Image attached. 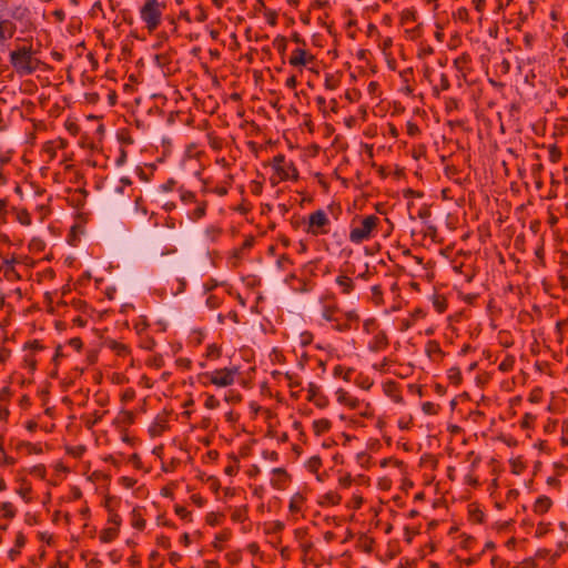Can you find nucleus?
<instances>
[{
	"instance_id": "f257e3e1",
	"label": "nucleus",
	"mask_w": 568,
	"mask_h": 568,
	"mask_svg": "<svg viewBox=\"0 0 568 568\" xmlns=\"http://www.w3.org/2000/svg\"><path fill=\"white\" fill-rule=\"evenodd\" d=\"M24 44L17 45L9 54V61L13 70L20 75H31L45 64L36 57L32 38L24 39Z\"/></svg>"
},
{
	"instance_id": "f03ea898",
	"label": "nucleus",
	"mask_w": 568,
	"mask_h": 568,
	"mask_svg": "<svg viewBox=\"0 0 568 568\" xmlns=\"http://www.w3.org/2000/svg\"><path fill=\"white\" fill-rule=\"evenodd\" d=\"M322 303V317L333 323V328L337 332H347L353 328L354 323L359 322V315L355 310H351L344 313V321H341L337 316L341 313L334 296L321 297Z\"/></svg>"
},
{
	"instance_id": "7ed1b4c3",
	"label": "nucleus",
	"mask_w": 568,
	"mask_h": 568,
	"mask_svg": "<svg viewBox=\"0 0 568 568\" xmlns=\"http://www.w3.org/2000/svg\"><path fill=\"white\" fill-rule=\"evenodd\" d=\"M381 223V219L375 214L355 215L349 225V242L356 245L368 242L377 235Z\"/></svg>"
},
{
	"instance_id": "20e7f679",
	"label": "nucleus",
	"mask_w": 568,
	"mask_h": 568,
	"mask_svg": "<svg viewBox=\"0 0 568 568\" xmlns=\"http://www.w3.org/2000/svg\"><path fill=\"white\" fill-rule=\"evenodd\" d=\"M237 373L239 369L236 367H224L215 369L214 372L211 373L206 372L199 374L197 381L203 386L212 384L217 387H227L234 384L235 376L237 375Z\"/></svg>"
},
{
	"instance_id": "39448f33",
	"label": "nucleus",
	"mask_w": 568,
	"mask_h": 568,
	"mask_svg": "<svg viewBox=\"0 0 568 568\" xmlns=\"http://www.w3.org/2000/svg\"><path fill=\"white\" fill-rule=\"evenodd\" d=\"M165 9L164 2L158 0H145L140 9V18L145 23L148 31L151 33L159 28L162 20V13Z\"/></svg>"
},
{
	"instance_id": "423d86ee",
	"label": "nucleus",
	"mask_w": 568,
	"mask_h": 568,
	"mask_svg": "<svg viewBox=\"0 0 568 568\" xmlns=\"http://www.w3.org/2000/svg\"><path fill=\"white\" fill-rule=\"evenodd\" d=\"M180 200L184 205L195 204V209L187 213L189 220L197 222L206 215L207 201L199 200L193 191L180 186L178 189Z\"/></svg>"
},
{
	"instance_id": "0eeeda50",
	"label": "nucleus",
	"mask_w": 568,
	"mask_h": 568,
	"mask_svg": "<svg viewBox=\"0 0 568 568\" xmlns=\"http://www.w3.org/2000/svg\"><path fill=\"white\" fill-rule=\"evenodd\" d=\"M329 220L323 210H317L308 215V223L306 232L314 236L325 235L328 233L327 226Z\"/></svg>"
},
{
	"instance_id": "6e6552de",
	"label": "nucleus",
	"mask_w": 568,
	"mask_h": 568,
	"mask_svg": "<svg viewBox=\"0 0 568 568\" xmlns=\"http://www.w3.org/2000/svg\"><path fill=\"white\" fill-rule=\"evenodd\" d=\"M389 346V338L385 331L381 329L374 333V336L368 342V349L373 353H378L387 349Z\"/></svg>"
},
{
	"instance_id": "1a4fd4ad",
	"label": "nucleus",
	"mask_w": 568,
	"mask_h": 568,
	"mask_svg": "<svg viewBox=\"0 0 568 568\" xmlns=\"http://www.w3.org/2000/svg\"><path fill=\"white\" fill-rule=\"evenodd\" d=\"M314 60L315 57L313 54L308 53L303 48H297L292 52L288 62L292 67H305Z\"/></svg>"
},
{
	"instance_id": "9d476101",
	"label": "nucleus",
	"mask_w": 568,
	"mask_h": 568,
	"mask_svg": "<svg viewBox=\"0 0 568 568\" xmlns=\"http://www.w3.org/2000/svg\"><path fill=\"white\" fill-rule=\"evenodd\" d=\"M425 353L433 362L437 363L442 362L446 356V353L442 349L440 344L435 339H430L426 343Z\"/></svg>"
},
{
	"instance_id": "9b49d317",
	"label": "nucleus",
	"mask_w": 568,
	"mask_h": 568,
	"mask_svg": "<svg viewBox=\"0 0 568 568\" xmlns=\"http://www.w3.org/2000/svg\"><path fill=\"white\" fill-rule=\"evenodd\" d=\"M16 24L0 17V44L4 43L8 39H11L16 32Z\"/></svg>"
},
{
	"instance_id": "f8f14e48",
	"label": "nucleus",
	"mask_w": 568,
	"mask_h": 568,
	"mask_svg": "<svg viewBox=\"0 0 568 568\" xmlns=\"http://www.w3.org/2000/svg\"><path fill=\"white\" fill-rule=\"evenodd\" d=\"M384 393L390 397L396 403L403 402V396L400 395L399 385L395 381H387L383 384Z\"/></svg>"
},
{
	"instance_id": "ddd939ff",
	"label": "nucleus",
	"mask_w": 568,
	"mask_h": 568,
	"mask_svg": "<svg viewBox=\"0 0 568 568\" xmlns=\"http://www.w3.org/2000/svg\"><path fill=\"white\" fill-rule=\"evenodd\" d=\"M336 395H337V402L339 404L348 406L352 409H355L359 406V399L356 397H353L348 392L344 390L343 388H339L336 392Z\"/></svg>"
},
{
	"instance_id": "4468645a",
	"label": "nucleus",
	"mask_w": 568,
	"mask_h": 568,
	"mask_svg": "<svg viewBox=\"0 0 568 568\" xmlns=\"http://www.w3.org/2000/svg\"><path fill=\"white\" fill-rule=\"evenodd\" d=\"M551 506L552 500L548 496L541 495L536 499L532 506V510L537 515H544L550 509Z\"/></svg>"
},
{
	"instance_id": "2eb2a0df",
	"label": "nucleus",
	"mask_w": 568,
	"mask_h": 568,
	"mask_svg": "<svg viewBox=\"0 0 568 568\" xmlns=\"http://www.w3.org/2000/svg\"><path fill=\"white\" fill-rule=\"evenodd\" d=\"M335 282L339 286L341 293L344 295L351 294L355 288L354 280L347 275H338Z\"/></svg>"
},
{
	"instance_id": "dca6fc26",
	"label": "nucleus",
	"mask_w": 568,
	"mask_h": 568,
	"mask_svg": "<svg viewBox=\"0 0 568 568\" xmlns=\"http://www.w3.org/2000/svg\"><path fill=\"white\" fill-rule=\"evenodd\" d=\"M282 181L298 179V171L292 161L287 162L277 174Z\"/></svg>"
},
{
	"instance_id": "f3484780",
	"label": "nucleus",
	"mask_w": 568,
	"mask_h": 568,
	"mask_svg": "<svg viewBox=\"0 0 568 568\" xmlns=\"http://www.w3.org/2000/svg\"><path fill=\"white\" fill-rule=\"evenodd\" d=\"M254 243V236H246L241 246L233 250L232 256L237 260L242 258L243 255L253 247Z\"/></svg>"
},
{
	"instance_id": "a211bd4d",
	"label": "nucleus",
	"mask_w": 568,
	"mask_h": 568,
	"mask_svg": "<svg viewBox=\"0 0 568 568\" xmlns=\"http://www.w3.org/2000/svg\"><path fill=\"white\" fill-rule=\"evenodd\" d=\"M14 448L19 452L26 450L27 455H32V454L39 455L42 453V447L40 444H32L30 442H23V440H18L16 443Z\"/></svg>"
},
{
	"instance_id": "6ab92c4d",
	"label": "nucleus",
	"mask_w": 568,
	"mask_h": 568,
	"mask_svg": "<svg viewBox=\"0 0 568 568\" xmlns=\"http://www.w3.org/2000/svg\"><path fill=\"white\" fill-rule=\"evenodd\" d=\"M313 430L316 436H321L331 429V422L326 418L316 419L313 422Z\"/></svg>"
},
{
	"instance_id": "aec40b11",
	"label": "nucleus",
	"mask_w": 568,
	"mask_h": 568,
	"mask_svg": "<svg viewBox=\"0 0 568 568\" xmlns=\"http://www.w3.org/2000/svg\"><path fill=\"white\" fill-rule=\"evenodd\" d=\"M119 535V528L118 527H109L102 529L100 532V540L101 542H111L113 541Z\"/></svg>"
},
{
	"instance_id": "412c9836",
	"label": "nucleus",
	"mask_w": 568,
	"mask_h": 568,
	"mask_svg": "<svg viewBox=\"0 0 568 568\" xmlns=\"http://www.w3.org/2000/svg\"><path fill=\"white\" fill-rule=\"evenodd\" d=\"M232 536V531L229 528L223 529L219 534L215 535V539L213 541V547L217 550H222V542L227 541Z\"/></svg>"
},
{
	"instance_id": "4be33fe9",
	"label": "nucleus",
	"mask_w": 568,
	"mask_h": 568,
	"mask_svg": "<svg viewBox=\"0 0 568 568\" xmlns=\"http://www.w3.org/2000/svg\"><path fill=\"white\" fill-rule=\"evenodd\" d=\"M207 143L214 151H220L223 145L224 141L222 138L217 136L214 132H209L206 134Z\"/></svg>"
},
{
	"instance_id": "5701e85b",
	"label": "nucleus",
	"mask_w": 568,
	"mask_h": 568,
	"mask_svg": "<svg viewBox=\"0 0 568 568\" xmlns=\"http://www.w3.org/2000/svg\"><path fill=\"white\" fill-rule=\"evenodd\" d=\"M353 372L354 368L352 367L344 368L342 365H336L333 369V375L334 377H342L345 382H349Z\"/></svg>"
},
{
	"instance_id": "b1692460",
	"label": "nucleus",
	"mask_w": 568,
	"mask_h": 568,
	"mask_svg": "<svg viewBox=\"0 0 568 568\" xmlns=\"http://www.w3.org/2000/svg\"><path fill=\"white\" fill-rule=\"evenodd\" d=\"M447 378L452 384H454L455 386H458L463 381L462 372H460L459 367H456V366L450 367L447 371Z\"/></svg>"
},
{
	"instance_id": "393cba45",
	"label": "nucleus",
	"mask_w": 568,
	"mask_h": 568,
	"mask_svg": "<svg viewBox=\"0 0 568 568\" xmlns=\"http://www.w3.org/2000/svg\"><path fill=\"white\" fill-rule=\"evenodd\" d=\"M272 473L278 477L277 479H272L271 484L273 487L280 488L281 481H285L288 478L287 471L282 467L274 468Z\"/></svg>"
},
{
	"instance_id": "a878e982",
	"label": "nucleus",
	"mask_w": 568,
	"mask_h": 568,
	"mask_svg": "<svg viewBox=\"0 0 568 568\" xmlns=\"http://www.w3.org/2000/svg\"><path fill=\"white\" fill-rule=\"evenodd\" d=\"M304 503V497L300 493L295 494L288 505V509L291 513H298L302 508V504Z\"/></svg>"
},
{
	"instance_id": "bb28decb",
	"label": "nucleus",
	"mask_w": 568,
	"mask_h": 568,
	"mask_svg": "<svg viewBox=\"0 0 568 568\" xmlns=\"http://www.w3.org/2000/svg\"><path fill=\"white\" fill-rule=\"evenodd\" d=\"M233 521L244 523L247 519V506L237 507L231 515Z\"/></svg>"
},
{
	"instance_id": "cd10ccee",
	"label": "nucleus",
	"mask_w": 568,
	"mask_h": 568,
	"mask_svg": "<svg viewBox=\"0 0 568 568\" xmlns=\"http://www.w3.org/2000/svg\"><path fill=\"white\" fill-rule=\"evenodd\" d=\"M132 526L135 528V529H139V530H143L144 527H145V520L144 518L142 517L141 513L139 509L134 508L132 510Z\"/></svg>"
},
{
	"instance_id": "c85d7f7f",
	"label": "nucleus",
	"mask_w": 568,
	"mask_h": 568,
	"mask_svg": "<svg viewBox=\"0 0 568 568\" xmlns=\"http://www.w3.org/2000/svg\"><path fill=\"white\" fill-rule=\"evenodd\" d=\"M2 516L7 519H12L16 517L17 509L10 501H4L1 504Z\"/></svg>"
},
{
	"instance_id": "c756f323",
	"label": "nucleus",
	"mask_w": 568,
	"mask_h": 568,
	"mask_svg": "<svg viewBox=\"0 0 568 568\" xmlns=\"http://www.w3.org/2000/svg\"><path fill=\"white\" fill-rule=\"evenodd\" d=\"M204 233L210 241L215 242L221 236L222 229L216 225H209Z\"/></svg>"
},
{
	"instance_id": "7c9ffc66",
	"label": "nucleus",
	"mask_w": 568,
	"mask_h": 568,
	"mask_svg": "<svg viewBox=\"0 0 568 568\" xmlns=\"http://www.w3.org/2000/svg\"><path fill=\"white\" fill-rule=\"evenodd\" d=\"M322 467V459L320 456L315 455V456H312L307 463H306V468L313 473V474H317V471L320 470V468Z\"/></svg>"
},
{
	"instance_id": "2f4dec72",
	"label": "nucleus",
	"mask_w": 568,
	"mask_h": 568,
	"mask_svg": "<svg viewBox=\"0 0 568 568\" xmlns=\"http://www.w3.org/2000/svg\"><path fill=\"white\" fill-rule=\"evenodd\" d=\"M363 329L365 333L367 334H374L376 333L378 329V323L376 321V318L374 317H371V318H366L364 322H363Z\"/></svg>"
},
{
	"instance_id": "473e14b6",
	"label": "nucleus",
	"mask_w": 568,
	"mask_h": 568,
	"mask_svg": "<svg viewBox=\"0 0 568 568\" xmlns=\"http://www.w3.org/2000/svg\"><path fill=\"white\" fill-rule=\"evenodd\" d=\"M273 47L277 50L280 54H284L287 48V41L284 36H277L273 40Z\"/></svg>"
},
{
	"instance_id": "72a5a7b5",
	"label": "nucleus",
	"mask_w": 568,
	"mask_h": 568,
	"mask_svg": "<svg viewBox=\"0 0 568 568\" xmlns=\"http://www.w3.org/2000/svg\"><path fill=\"white\" fill-rule=\"evenodd\" d=\"M371 291H372V301L374 302V304L377 306L383 304L384 300H383L382 286L374 285V286H372Z\"/></svg>"
},
{
	"instance_id": "f704fd0d",
	"label": "nucleus",
	"mask_w": 568,
	"mask_h": 568,
	"mask_svg": "<svg viewBox=\"0 0 568 568\" xmlns=\"http://www.w3.org/2000/svg\"><path fill=\"white\" fill-rule=\"evenodd\" d=\"M434 308L437 313L442 314L447 310L446 298L439 295H436L433 300Z\"/></svg>"
},
{
	"instance_id": "c9c22d12",
	"label": "nucleus",
	"mask_w": 568,
	"mask_h": 568,
	"mask_svg": "<svg viewBox=\"0 0 568 568\" xmlns=\"http://www.w3.org/2000/svg\"><path fill=\"white\" fill-rule=\"evenodd\" d=\"M439 408H440L439 405L435 404L433 402H424L422 405V410L426 415H437L439 412Z\"/></svg>"
},
{
	"instance_id": "e433bc0d",
	"label": "nucleus",
	"mask_w": 568,
	"mask_h": 568,
	"mask_svg": "<svg viewBox=\"0 0 568 568\" xmlns=\"http://www.w3.org/2000/svg\"><path fill=\"white\" fill-rule=\"evenodd\" d=\"M549 160L552 163H557L561 159V151L556 144H551L548 149Z\"/></svg>"
},
{
	"instance_id": "4c0bfd02",
	"label": "nucleus",
	"mask_w": 568,
	"mask_h": 568,
	"mask_svg": "<svg viewBox=\"0 0 568 568\" xmlns=\"http://www.w3.org/2000/svg\"><path fill=\"white\" fill-rule=\"evenodd\" d=\"M455 20L462 21V22H468L469 21V12L467 8L460 7L454 12L453 14Z\"/></svg>"
},
{
	"instance_id": "58836bf2",
	"label": "nucleus",
	"mask_w": 568,
	"mask_h": 568,
	"mask_svg": "<svg viewBox=\"0 0 568 568\" xmlns=\"http://www.w3.org/2000/svg\"><path fill=\"white\" fill-rule=\"evenodd\" d=\"M229 182L225 185H217L211 190L212 193H215L219 196H225L229 193V186L233 180L232 175L227 176Z\"/></svg>"
},
{
	"instance_id": "ea45409f",
	"label": "nucleus",
	"mask_w": 568,
	"mask_h": 568,
	"mask_svg": "<svg viewBox=\"0 0 568 568\" xmlns=\"http://www.w3.org/2000/svg\"><path fill=\"white\" fill-rule=\"evenodd\" d=\"M355 382L362 389L365 390L371 389V387L374 385V382L369 377L363 375H359Z\"/></svg>"
},
{
	"instance_id": "a19ab883",
	"label": "nucleus",
	"mask_w": 568,
	"mask_h": 568,
	"mask_svg": "<svg viewBox=\"0 0 568 568\" xmlns=\"http://www.w3.org/2000/svg\"><path fill=\"white\" fill-rule=\"evenodd\" d=\"M286 160H285V156L283 154H277L274 156L273 159V169L275 171L276 174L280 173V171L284 168V165L286 164Z\"/></svg>"
},
{
	"instance_id": "79ce46f5",
	"label": "nucleus",
	"mask_w": 568,
	"mask_h": 568,
	"mask_svg": "<svg viewBox=\"0 0 568 568\" xmlns=\"http://www.w3.org/2000/svg\"><path fill=\"white\" fill-rule=\"evenodd\" d=\"M174 511L181 519L189 521L192 520L191 513L184 506L175 505Z\"/></svg>"
},
{
	"instance_id": "37998d69",
	"label": "nucleus",
	"mask_w": 568,
	"mask_h": 568,
	"mask_svg": "<svg viewBox=\"0 0 568 568\" xmlns=\"http://www.w3.org/2000/svg\"><path fill=\"white\" fill-rule=\"evenodd\" d=\"M222 517H223V515L212 511L206 515L205 521L207 525L214 527V526H217L221 524Z\"/></svg>"
},
{
	"instance_id": "c03bdc74",
	"label": "nucleus",
	"mask_w": 568,
	"mask_h": 568,
	"mask_svg": "<svg viewBox=\"0 0 568 568\" xmlns=\"http://www.w3.org/2000/svg\"><path fill=\"white\" fill-rule=\"evenodd\" d=\"M29 474L30 475H33V476H37L41 479H44L45 478V475H47V469H45V466L42 465V464H39V465H36L33 466L30 470H29Z\"/></svg>"
},
{
	"instance_id": "a18cd8bd",
	"label": "nucleus",
	"mask_w": 568,
	"mask_h": 568,
	"mask_svg": "<svg viewBox=\"0 0 568 568\" xmlns=\"http://www.w3.org/2000/svg\"><path fill=\"white\" fill-rule=\"evenodd\" d=\"M8 203L7 199H0V225L7 223Z\"/></svg>"
},
{
	"instance_id": "49530a36",
	"label": "nucleus",
	"mask_w": 568,
	"mask_h": 568,
	"mask_svg": "<svg viewBox=\"0 0 568 568\" xmlns=\"http://www.w3.org/2000/svg\"><path fill=\"white\" fill-rule=\"evenodd\" d=\"M205 402H204V406L207 408V409H215L220 406V400L212 394H206L205 395Z\"/></svg>"
},
{
	"instance_id": "de8ad7c7",
	"label": "nucleus",
	"mask_w": 568,
	"mask_h": 568,
	"mask_svg": "<svg viewBox=\"0 0 568 568\" xmlns=\"http://www.w3.org/2000/svg\"><path fill=\"white\" fill-rule=\"evenodd\" d=\"M318 394H321L320 387L315 383H308L306 399L312 402V399L315 398Z\"/></svg>"
},
{
	"instance_id": "09e8293b",
	"label": "nucleus",
	"mask_w": 568,
	"mask_h": 568,
	"mask_svg": "<svg viewBox=\"0 0 568 568\" xmlns=\"http://www.w3.org/2000/svg\"><path fill=\"white\" fill-rule=\"evenodd\" d=\"M166 427V420L165 419H162L161 422H156L154 423L151 428H150V433L154 436V435H160Z\"/></svg>"
},
{
	"instance_id": "8fccbe9b",
	"label": "nucleus",
	"mask_w": 568,
	"mask_h": 568,
	"mask_svg": "<svg viewBox=\"0 0 568 568\" xmlns=\"http://www.w3.org/2000/svg\"><path fill=\"white\" fill-rule=\"evenodd\" d=\"M17 219L22 225L31 224V215L27 210H21L17 213Z\"/></svg>"
},
{
	"instance_id": "3c124183",
	"label": "nucleus",
	"mask_w": 568,
	"mask_h": 568,
	"mask_svg": "<svg viewBox=\"0 0 568 568\" xmlns=\"http://www.w3.org/2000/svg\"><path fill=\"white\" fill-rule=\"evenodd\" d=\"M205 355L207 358H219L221 356V349L215 344H211L207 346Z\"/></svg>"
},
{
	"instance_id": "603ef678",
	"label": "nucleus",
	"mask_w": 568,
	"mask_h": 568,
	"mask_svg": "<svg viewBox=\"0 0 568 568\" xmlns=\"http://www.w3.org/2000/svg\"><path fill=\"white\" fill-rule=\"evenodd\" d=\"M312 403L318 408H324L328 405V399L324 394L321 393L312 399Z\"/></svg>"
},
{
	"instance_id": "864d4df0",
	"label": "nucleus",
	"mask_w": 568,
	"mask_h": 568,
	"mask_svg": "<svg viewBox=\"0 0 568 568\" xmlns=\"http://www.w3.org/2000/svg\"><path fill=\"white\" fill-rule=\"evenodd\" d=\"M542 398V389L540 387H535L531 389L529 394V402L539 403Z\"/></svg>"
},
{
	"instance_id": "5fc2aeb1",
	"label": "nucleus",
	"mask_w": 568,
	"mask_h": 568,
	"mask_svg": "<svg viewBox=\"0 0 568 568\" xmlns=\"http://www.w3.org/2000/svg\"><path fill=\"white\" fill-rule=\"evenodd\" d=\"M264 17L270 26H272V27L276 26V23H277V12L276 11L266 10L264 12Z\"/></svg>"
},
{
	"instance_id": "6e6d98bb",
	"label": "nucleus",
	"mask_w": 568,
	"mask_h": 568,
	"mask_svg": "<svg viewBox=\"0 0 568 568\" xmlns=\"http://www.w3.org/2000/svg\"><path fill=\"white\" fill-rule=\"evenodd\" d=\"M324 498L332 505H338L342 500V497L335 491L325 494Z\"/></svg>"
},
{
	"instance_id": "4d7b16f0",
	"label": "nucleus",
	"mask_w": 568,
	"mask_h": 568,
	"mask_svg": "<svg viewBox=\"0 0 568 568\" xmlns=\"http://www.w3.org/2000/svg\"><path fill=\"white\" fill-rule=\"evenodd\" d=\"M134 206H135V210L140 211L143 215L148 214V210H146V206L144 204V200H143V197L141 195L135 197Z\"/></svg>"
},
{
	"instance_id": "13d9d810",
	"label": "nucleus",
	"mask_w": 568,
	"mask_h": 568,
	"mask_svg": "<svg viewBox=\"0 0 568 568\" xmlns=\"http://www.w3.org/2000/svg\"><path fill=\"white\" fill-rule=\"evenodd\" d=\"M536 417L530 414V413H526L523 417V420H521V427L523 428H530L531 425L534 424Z\"/></svg>"
},
{
	"instance_id": "bf43d9fd",
	"label": "nucleus",
	"mask_w": 568,
	"mask_h": 568,
	"mask_svg": "<svg viewBox=\"0 0 568 568\" xmlns=\"http://www.w3.org/2000/svg\"><path fill=\"white\" fill-rule=\"evenodd\" d=\"M277 266L282 270H286L287 265H292V260L288 257V255L283 254L277 258Z\"/></svg>"
},
{
	"instance_id": "052dcab7",
	"label": "nucleus",
	"mask_w": 568,
	"mask_h": 568,
	"mask_svg": "<svg viewBox=\"0 0 568 568\" xmlns=\"http://www.w3.org/2000/svg\"><path fill=\"white\" fill-rule=\"evenodd\" d=\"M178 182L174 179H169L165 183L160 186L162 192H171L175 189Z\"/></svg>"
},
{
	"instance_id": "680f3d73",
	"label": "nucleus",
	"mask_w": 568,
	"mask_h": 568,
	"mask_svg": "<svg viewBox=\"0 0 568 568\" xmlns=\"http://www.w3.org/2000/svg\"><path fill=\"white\" fill-rule=\"evenodd\" d=\"M23 364L26 367H28L31 372H33L37 367V361L32 355H26L23 358Z\"/></svg>"
},
{
	"instance_id": "e2e57ef3",
	"label": "nucleus",
	"mask_w": 568,
	"mask_h": 568,
	"mask_svg": "<svg viewBox=\"0 0 568 568\" xmlns=\"http://www.w3.org/2000/svg\"><path fill=\"white\" fill-rule=\"evenodd\" d=\"M175 364H176V366H179L181 368L190 369L191 366H192V361L190 358H186V357H179L175 361Z\"/></svg>"
},
{
	"instance_id": "0e129e2a",
	"label": "nucleus",
	"mask_w": 568,
	"mask_h": 568,
	"mask_svg": "<svg viewBox=\"0 0 568 568\" xmlns=\"http://www.w3.org/2000/svg\"><path fill=\"white\" fill-rule=\"evenodd\" d=\"M12 396L11 388L9 386H4L0 390V402H9Z\"/></svg>"
},
{
	"instance_id": "69168bd1",
	"label": "nucleus",
	"mask_w": 568,
	"mask_h": 568,
	"mask_svg": "<svg viewBox=\"0 0 568 568\" xmlns=\"http://www.w3.org/2000/svg\"><path fill=\"white\" fill-rule=\"evenodd\" d=\"M31 487H21L17 490V493L24 499L26 503H29L31 500L30 494H31Z\"/></svg>"
},
{
	"instance_id": "338daca9",
	"label": "nucleus",
	"mask_w": 568,
	"mask_h": 568,
	"mask_svg": "<svg viewBox=\"0 0 568 568\" xmlns=\"http://www.w3.org/2000/svg\"><path fill=\"white\" fill-rule=\"evenodd\" d=\"M262 456L264 459H268V460H272V462H277L278 458H280V455L275 450H263L262 452Z\"/></svg>"
},
{
	"instance_id": "774afa93",
	"label": "nucleus",
	"mask_w": 568,
	"mask_h": 568,
	"mask_svg": "<svg viewBox=\"0 0 568 568\" xmlns=\"http://www.w3.org/2000/svg\"><path fill=\"white\" fill-rule=\"evenodd\" d=\"M285 378L288 381V387H298L301 385V382L297 379V376L291 373H285Z\"/></svg>"
}]
</instances>
